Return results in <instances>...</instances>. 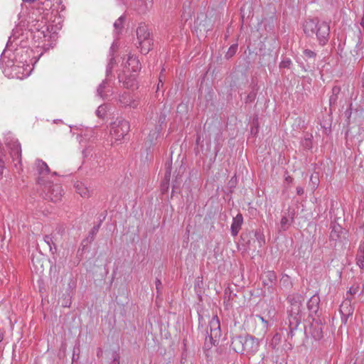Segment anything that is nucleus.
I'll list each match as a JSON object with an SVG mask.
<instances>
[{
	"label": "nucleus",
	"mask_w": 364,
	"mask_h": 364,
	"mask_svg": "<svg viewBox=\"0 0 364 364\" xmlns=\"http://www.w3.org/2000/svg\"><path fill=\"white\" fill-rule=\"evenodd\" d=\"M237 44H232L227 51L225 54V58L229 59L232 58L237 52Z\"/></svg>",
	"instance_id": "obj_30"
},
{
	"label": "nucleus",
	"mask_w": 364,
	"mask_h": 364,
	"mask_svg": "<svg viewBox=\"0 0 364 364\" xmlns=\"http://www.w3.org/2000/svg\"><path fill=\"white\" fill-rule=\"evenodd\" d=\"M112 358H113V360L111 363V364H119V355L118 353H117L116 352L113 353Z\"/></svg>",
	"instance_id": "obj_38"
},
{
	"label": "nucleus",
	"mask_w": 364,
	"mask_h": 364,
	"mask_svg": "<svg viewBox=\"0 0 364 364\" xmlns=\"http://www.w3.org/2000/svg\"><path fill=\"white\" fill-rule=\"evenodd\" d=\"M112 79H105L97 87V94L102 99H106L112 94L110 81Z\"/></svg>",
	"instance_id": "obj_11"
},
{
	"label": "nucleus",
	"mask_w": 364,
	"mask_h": 364,
	"mask_svg": "<svg viewBox=\"0 0 364 364\" xmlns=\"http://www.w3.org/2000/svg\"><path fill=\"white\" fill-rule=\"evenodd\" d=\"M5 156H2L0 154V179L1 178L2 176H3V171H4V157Z\"/></svg>",
	"instance_id": "obj_37"
},
{
	"label": "nucleus",
	"mask_w": 364,
	"mask_h": 364,
	"mask_svg": "<svg viewBox=\"0 0 364 364\" xmlns=\"http://www.w3.org/2000/svg\"><path fill=\"white\" fill-rule=\"evenodd\" d=\"M309 332L316 341L323 338V324L319 318H313L309 326Z\"/></svg>",
	"instance_id": "obj_9"
},
{
	"label": "nucleus",
	"mask_w": 364,
	"mask_h": 364,
	"mask_svg": "<svg viewBox=\"0 0 364 364\" xmlns=\"http://www.w3.org/2000/svg\"><path fill=\"white\" fill-rule=\"evenodd\" d=\"M137 48L140 49L142 54H147L153 46V38L146 25L141 23L136 29Z\"/></svg>",
	"instance_id": "obj_4"
},
{
	"label": "nucleus",
	"mask_w": 364,
	"mask_h": 364,
	"mask_svg": "<svg viewBox=\"0 0 364 364\" xmlns=\"http://www.w3.org/2000/svg\"><path fill=\"white\" fill-rule=\"evenodd\" d=\"M129 122L122 117L117 118L110 125V134L115 141L122 140L129 132Z\"/></svg>",
	"instance_id": "obj_5"
},
{
	"label": "nucleus",
	"mask_w": 364,
	"mask_h": 364,
	"mask_svg": "<svg viewBox=\"0 0 364 364\" xmlns=\"http://www.w3.org/2000/svg\"><path fill=\"white\" fill-rule=\"evenodd\" d=\"M75 188L77 193L83 198H89L91 196L90 190L82 182H76Z\"/></svg>",
	"instance_id": "obj_20"
},
{
	"label": "nucleus",
	"mask_w": 364,
	"mask_h": 364,
	"mask_svg": "<svg viewBox=\"0 0 364 364\" xmlns=\"http://www.w3.org/2000/svg\"><path fill=\"white\" fill-rule=\"evenodd\" d=\"M256 95H257V93L255 91L253 90L252 92H250L247 97L246 102H251L254 101L256 97Z\"/></svg>",
	"instance_id": "obj_36"
},
{
	"label": "nucleus",
	"mask_w": 364,
	"mask_h": 364,
	"mask_svg": "<svg viewBox=\"0 0 364 364\" xmlns=\"http://www.w3.org/2000/svg\"><path fill=\"white\" fill-rule=\"evenodd\" d=\"M330 241L344 244L347 241V231L339 224L333 223L331 225V231L330 233Z\"/></svg>",
	"instance_id": "obj_7"
},
{
	"label": "nucleus",
	"mask_w": 364,
	"mask_h": 364,
	"mask_svg": "<svg viewBox=\"0 0 364 364\" xmlns=\"http://www.w3.org/2000/svg\"><path fill=\"white\" fill-rule=\"evenodd\" d=\"M245 339V336H237L232 338L230 346L235 352L243 354Z\"/></svg>",
	"instance_id": "obj_13"
},
{
	"label": "nucleus",
	"mask_w": 364,
	"mask_h": 364,
	"mask_svg": "<svg viewBox=\"0 0 364 364\" xmlns=\"http://www.w3.org/2000/svg\"><path fill=\"white\" fill-rule=\"evenodd\" d=\"M166 116L165 114H163L161 113L159 117V126L161 127L163 124L165 123L166 122Z\"/></svg>",
	"instance_id": "obj_39"
},
{
	"label": "nucleus",
	"mask_w": 364,
	"mask_h": 364,
	"mask_svg": "<svg viewBox=\"0 0 364 364\" xmlns=\"http://www.w3.org/2000/svg\"><path fill=\"white\" fill-rule=\"evenodd\" d=\"M314 34H316V33H317V28H314Z\"/></svg>",
	"instance_id": "obj_55"
},
{
	"label": "nucleus",
	"mask_w": 364,
	"mask_h": 364,
	"mask_svg": "<svg viewBox=\"0 0 364 364\" xmlns=\"http://www.w3.org/2000/svg\"><path fill=\"white\" fill-rule=\"evenodd\" d=\"M163 71H164V69H163L161 72H163ZM159 84L157 85V90H159V85H160V83H161V85H163V82H162V80H163L162 73H161V74L159 75Z\"/></svg>",
	"instance_id": "obj_45"
},
{
	"label": "nucleus",
	"mask_w": 364,
	"mask_h": 364,
	"mask_svg": "<svg viewBox=\"0 0 364 364\" xmlns=\"http://www.w3.org/2000/svg\"><path fill=\"white\" fill-rule=\"evenodd\" d=\"M304 297L299 294L290 295L288 301L291 304L288 312V328L287 341H291L298 331V327L301 324L304 314L302 311V302Z\"/></svg>",
	"instance_id": "obj_1"
},
{
	"label": "nucleus",
	"mask_w": 364,
	"mask_h": 364,
	"mask_svg": "<svg viewBox=\"0 0 364 364\" xmlns=\"http://www.w3.org/2000/svg\"><path fill=\"white\" fill-rule=\"evenodd\" d=\"M341 92V87L339 86H333L332 88V95H337Z\"/></svg>",
	"instance_id": "obj_40"
},
{
	"label": "nucleus",
	"mask_w": 364,
	"mask_h": 364,
	"mask_svg": "<svg viewBox=\"0 0 364 364\" xmlns=\"http://www.w3.org/2000/svg\"><path fill=\"white\" fill-rule=\"evenodd\" d=\"M259 318L261 319V321H262V322H264V323H267V321H265V320L264 319V318H263V317H262V316H259Z\"/></svg>",
	"instance_id": "obj_52"
},
{
	"label": "nucleus",
	"mask_w": 364,
	"mask_h": 364,
	"mask_svg": "<svg viewBox=\"0 0 364 364\" xmlns=\"http://www.w3.org/2000/svg\"><path fill=\"white\" fill-rule=\"evenodd\" d=\"M286 181L290 183L292 181V178L290 176H288L286 178Z\"/></svg>",
	"instance_id": "obj_50"
},
{
	"label": "nucleus",
	"mask_w": 364,
	"mask_h": 364,
	"mask_svg": "<svg viewBox=\"0 0 364 364\" xmlns=\"http://www.w3.org/2000/svg\"><path fill=\"white\" fill-rule=\"evenodd\" d=\"M310 182L312 186V189L315 190L318 187L319 183V179L318 176L312 174L310 177Z\"/></svg>",
	"instance_id": "obj_33"
},
{
	"label": "nucleus",
	"mask_w": 364,
	"mask_h": 364,
	"mask_svg": "<svg viewBox=\"0 0 364 364\" xmlns=\"http://www.w3.org/2000/svg\"><path fill=\"white\" fill-rule=\"evenodd\" d=\"M261 279L264 286L272 287L277 281V275L274 271H267L262 274Z\"/></svg>",
	"instance_id": "obj_14"
},
{
	"label": "nucleus",
	"mask_w": 364,
	"mask_h": 364,
	"mask_svg": "<svg viewBox=\"0 0 364 364\" xmlns=\"http://www.w3.org/2000/svg\"><path fill=\"white\" fill-rule=\"evenodd\" d=\"M304 55L308 58H314L316 55V53L311 50L305 49L304 50Z\"/></svg>",
	"instance_id": "obj_35"
},
{
	"label": "nucleus",
	"mask_w": 364,
	"mask_h": 364,
	"mask_svg": "<svg viewBox=\"0 0 364 364\" xmlns=\"http://www.w3.org/2000/svg\"><path fill=\"white\" fill-rule=\"evenodd\" d=\"M54 236L53 235V234H50V235H46L44 236L43 237V240L45 242V243L47 244V245L49 247V250L53 254L56 250H57V247H56V245H55V242H54Z\"/></svg>",
	"instance_id": "obj_22"
},
{
	"label": "nucleus",
	"mask_w": 364,
	"mask_h": 364,
	"mask_svg": "<svg viewBox=\"0 0 364 364\" xmlns=\"http://www.w3.org/2000/svg\"><path fill=\"white\" fill-rule=\"evenodd\" d=\"M124 86L126 87L127 88H129V87H132L133 86V83L129 85V82H124Z\"/></svg>",
	"instance_id": "obj_47"
},
{
	"label": "nucleus",
	"mask_w": 364,
	"mask_h": 364,
	"mask_svg": "<svg viewBox=\"0 0 364 364\" xmlns=\"http://www.w3.org/2000/svg\"><path fill=\"white\" fill-rule=\"evenodd\" d=\"M350 316L341 315V321L343 323H346L348 318Z\"/></svg>",
	"instance_id": "obj_46"
},
{
	"label": "nucleus",
	"mask_w": 364,
	"mask_h": 364,
	"mask_svg": "<svg viewBox=\"0 0 364 364\" xmlns=\"http://www.w3.org/2000/svg\"><path fill=\"white\" fill-rule=\"evenodd\" d=\"M304 193V188L301 186L296 188V193L299 196L303 195Z\"/></svg>",
	"instance_id": "obj_44"
},
{
	"label": "nucleus",
	"mask_w": 364,
	"mask_h": 364,
	"mask_svg": "<svg viewBox=\"0 0 364 364\" xmlns=\"http://www.w3.org/2000/svg\"><path fill=\"white\" fill-rule=\"evenodd\" d=\"M317 28L316 37L321 46L327 43L329 39L330 26L325 21L317 19H308L304 23V31L309 36L314 35V29Z\"/></svg>",
	"instance_id": "obj_2"
},
{
	"label": "nucleus",
	"mask_w": 364,
	"mask_h": 364,
	"mask_svg": "<svg viewBox=\"0 0 364 364\" xmlns=\"http://www.w3.org/2000/svg\"><path fill=\"white\" fill-rule=\"evenodd\" d=\"M243 217L241 213H238L235 217L233 218L230 228L231 234L232 236L235 237L237 235L240 230L241 229Z\"/></svg>",
	"instance_id": "obj_15"
},
{
	"label": "nucleus",
	"mask_w": 364,
	"mask_h": 364,
	"mask_svg": "<svg viewBox=\"0 0 364 364\" xmlns=\"http://www.w3.org/2000/svg\"><path fill=\"white\" fill-rule=\"evenodd\" d=\"M126 68L129 71L137 72L141 68L139 60L133 56H129L126 63Z\"/></svg>",
	"instance_id": "obj_18"
},
{
	"label": "nucleus",
	"mask_w": 364,
	"mask_h": 364,
	"mask_svg": "<svg viewBox=\"0 0 364 364\" xmlns=\"http://www.w3.org/2000/svg\"><path fill=\"white\" fill-rule=\"evenodd\" d=\"M126 16L124 15L121 16L118 18L114 23V27L117 33H121L124 28V23L125 21Z\"/></svg>",
	"instance_id": "obj_24"
},
{
	"label": "nucleus",
	"mask_w": 364,
	"mask_h": 364,
	"mask_svg": "<svg viewBox=\"0 0 364 364\" xmlns=\"http://www.w3.org/2000/svg\"><path fill=\"white\" fill-rule=\"evenodd\" d=\"M356 264L360 269L364 270V240L361 241L359 245L356 254Z\"/></svg>",
	"instance_id": "obj_19"
},
{
	"label": "nucleus",
	"mask_w": 364,
	"mask_h": 364,
	"mask_svg": "<svg viewBox=\"0 0 364 364\" xmlns=\"http://www.w3.org/2000/svg\"><path fill=\"white\" fill-rule=\"evenodd\" d=\"M171 162L166 165V173L164 175V181L166 182V186L168 184V182L170 181L171 177ZM163 186H165L164 184Z\"/></svg>",
	"instance_id": "obj_29"
},
{
	"label": "nucleus",
	"mask_w": 364,
	"mask_h": 364,
	"mask_svg": "<svg viewBox=\"0 0 364 364\" xmlns=\"http://www.w3.org/2000/svg\"><path fill=\"white\" fill-rule=\"evenodd\" d=\"M210 336L209 340L210 343L215 345V342L218 338L221 336L220 320L217 316H215L209 322Z\"/></svg>",
	"instance_id": "obj_8"
},
{
	"label": "nucleus",
	"mask_w": 364,
	"mask_h": 364,
	"mask_svg": "<svg viewBox=\"0 0 364 364\" xmlns=\"http://www.w3.org/2000/svg\"><path fill=\"white\" fill-rule=\"evenodd\" d=\"M215 154H217L218 152L220 151V147L218 146H216L215 147Z\"/></svg>",
	"instance_id": "obj_51"
},
{
	"label": "nucleus",
	"mask_w": 364,
	"mask_h": 364,
	"mask_svg": "<svg viewBox=\"0 0 364 364\" xmlns=\"http://www.w3.org/2000/svg\"><path fill=\"white\" fill-rule=\"evenodd\" d=\"M38 184L42 188V196L44 199L57 203L61 200L63 196V189L60 184L53 183L47 181L43 178H38Z\"/></svg>",
	"instance_id": "obj_3"
},
{
	"label": "nucleus",
	"mask_w": 364,
	"mask_h": 364,
	"mask_svg": "<svg viewBox=\"0 0 364 364\" xmlns=\"http://www.w3.org/2000/svg\"><path fill=\"white\" fill-rule=\"evenodd\" d=\"M6 144L10 150V155L13 161H18L20 163L21 159V146L18 141L11 140Z\"/></svg>",
	"instance_id": "obj_10"
},
{
	"label": "nucleus",
	"mask_w": 364,
	"mask_h": 364,
	"mask_svg": "<svg viewBox=\"0 0 364 364\" xmlns=\"http://www.w3.org/2000/svg\"><path fill=\"white\" fill-rule=\"evenodd\" d=\"M291 60L289 58H287L282 60V62L279 64V68H289V66L291 65Z\"/></svg>",
	"instance_id": "obj_34"
},
{
	"label": "nucleus",
	"mask_w": 364,
	"mask_h": 364,
	"mask_svg": "<svg viewBox=\"0 0 364 364\" xmlns=\"http://www.w3.org/2000/svg\"><path fill=\"white\" fill-rule=\"evenodd\" d=\"M36 166L38 173L41 176L40 178H43V179H44L45 176L48 174L50 172L48 166L41 159H37L36 161Z\"/></svg>",
	"instance_id": "obj_21"
},
{
	"label": "nucleus",
	"mask_w": 364,
	"mask_h": 364,
	"mask_svg": "<svg viewBox=\"0 0 364 364\" xmlns=\"http://www.w3.org/2000/svg\"><path fill=\"white\" fill-rule=\"evenodd\" d=\"M337 99H338L337 95H332L329 98L330 105L335 104L337 101Z\"/></svg>",
	"instance_id": "obj_41"
},
{
	"label": "nucleus",
	"mask_w": 364,
	"mask_h": 364,
	"mask_svg": "<svg viewBox=\"0 0 364 364\" xmlns=\"http://www.w3.org/2000/svg\"><path fill=\"white\" fill-rule=\"evenodd\" d=\"M123 4H127V0H119Z\"/></svg>",
	"instance_id": "obj_53"
},
{
	"label": "nucleus",
	"mask_w": 364,
	"mask_h": 364,
	"mask_svg": "<svg viewBox=\"0 0 364 364\" xmlns=\"http://www.w3.org/2000/svg\"><path fill=\"white\" fill-rule=\"evenodd\" d=\"M118 101L120 104V106L123 107H130L136 108L139 105L138 102L134 100L130 94L127 92H124L122 94H120L119 95Z\"/></svg>",
	"instance_id": "obj_12"
},
{
	"label": "nucleus",
	"mask_w": 364,
	"mask_h": 364,
	"mask_svg": "<svg viewBox=\"0 0 364 364\" xmlns=\"http://www.w3.org/2000/svg\"><path fill=\"white\" fill-rule=\"evenodd\" d=\"M361 84H362V87H364V73L362 74V76H361Z\"/></svg>",
	"instance_id": "obj_48"
},
{
	"label": "nucleus",
	"mask_w": 364,
	"mask_h": 364,
	"mask_svg": "<svg viewBox=\"0 0 364 364\" xmlns=\"http://www.w3.org/2000/svg\"><path fill=\"white\" fill-rule=\"evenodd\" d=\"M114 58H112L109 60V62L108 63L107 68H106V79H111L112 78V70L114 66Z\"/></svg>",
	"instance_id": "obj_28"
},
{
	"label": "nucleus",
	"mask_w": 364,
	"mask_h": 364,
	"mask_svg": "<svg viewBox=\"0 0 364 364\" xmlns=\"http://www.w3.org/2000/svg\"><path fill=\"white\" fill-rule=\"evenodd\" d=\"M360 287L359 284H355L352 285L349 290L346 293V297H350L349 296L355 295L359 291Z\"/></svg>",
	"instance_id": "obj_32"
},
{
	"label": "nucleus",
	"mask_w": 364,
	"mask_h": 364,
	"mask_svg": "<svg viewBox=\"0 0 364 364\" xmlns=\"http://www.w3.org/2000/svg\"><path fill=\"white\" fill-rule=\"evenodd\" d=\"M4 339V333L0 331V342H1Z\"/></svg>",
	"instance_id": "obj_49"
},
{
	"label": "nucleus",
	"mask_w": 364,
	"mask_h": 364,
	"mask_svg": "<svg viewBox=\"0 0 364 364\" xmlns=\"http://www.w3.org/2000/svg\"><path fill=\"white\" fill-rule=\"evenodd\" d=\"M160 129L158 127H156L155 129L152 132H151L148 136V139L149 140L150 143L151 144L154 139H156L157 137L159 135Z\"/></svg>",
	"instance_id": "obj_31"
},
{
	"label": "nucleus",
	"mask_w": 364,
	"mask_h": 364,
	"mask_svg": "<svg viewBox=\"0 0 364 364\" xmlns=\"http://www.w3.org/2000/svg\"><path fill=\"white\" fill-rule=\"evenodd\" d=\"M100 225H101V223H100L98 225H95L90 231L88 237L87 238V240H90V241H89L90 242H91L94 240L95 236L99 231Z\"/></svg>",
	"instance_id": "obj_26"
},
{
	"label": "nucleus",
	"mask_w": 364,
	"mask_h": 364,
	"mask_svg": "<svg viewBox=\"0 0 364 364\" xmlns=\"http://www.w3.org/2000/svg\"><path fill=\"white\" fill-rule=\"evenodd\" d=\"M320 299L317 295H313L307 302V308L310 311V316L316 314L319 309Z\"/></svg>",
	"instance_id": "obj_16"
},
{
	"label": "nucleus",
	"mask_w": 364,
	"mask_h": 364,
	"mask_svg": "<svg viewBox=\"0 0 364 364\" xmlns=\"http://www.w3.org/2000/svg\"><path fill=\"white\" fill-rule=\"evenodd\" d=\"M104 109L102 107H99L96 111V114L98 117H102L103 114Z\"/></svg>",
	"instance_id": "obj_43"
},
{
	"label": "nucleus",
	"mask_w": 364,
	"mask_h": 364,
	"mask_svg": "<svg viewBox=\"0 0 364 364\" xmlns=\"http://www.w3.org/2000/svg\"><path fill=\"white\" fill-rule=\"evenodd\" d=\"M53 175H57L56 172H53Z\"/></svg>",
	"instance_id": "obj_56"
},
{
	"label": "nucleus",
	"mask_w": 364,
	"mask_h": 364,
	"mask_svg": "<svg viewBox=\"0 0 364 364\" xmlns=\"http://www.w3.org/2000/svg\"><path fill=\"white\" fill-rule=\"evenodd\" d=\"M291 224L290 219L285 215H284L281 219V221L278 226V230L279 232L281 231H285L287 230Z\"/></svg>",
	"instance_id": "obj_23"
},
{
	"label": "nucleus",
	"mask_w": 364,
	"mask_h": 364,
	"mask_svg": "<svg viewBox=\"0 0 364 364\" xmlns=\"http://www.w3.org/2000/svg\"><path fill=\"white\" fill-rule=\"evenodd\" d=\"M280 282L282 286L285 287L286 288H289L292 286L291 281L290 277L287 274H283Z\"/></svg>",
	"instance_id": "obj_27"
},
{
	"label": "nucleus",
	"mask_w": 364,
	"mask_h": 364,
	"mask_svg": "<svg viewBox=\"0 0 364 364\" xmlns=\"http://www.w3.org/2000/svg\"><path fill=\"white\" fill-rule=\"evenodd\" d=\"M340 313L341 315L352 316L353 308L351 306V298L346 297L345 301L340 306Z\"/></svg>",
	"instance_id": "obj_17"
},
{
	"label": "nucleus",
	"mask_w": 364,
	"mask_h": 364,
	"mask_svg": "<svg viewBox=\"0 0 364 364\" xmlns=\"http://www.w3.org/2000/svg\"><path fill=\"white\" fill-rule=\"evenodd\" d=\"M23 1H26V2H33L35 1L36 0H23Z\"/></svg>",
	"instance_id": "obj_54"
},
{
	"label": "nucleus",
	"mask_w": 364,
	"mask_h": 364,
	"mask_svg": "<svg viewBox=\"0 0 364 364\" xmlns=\"http://www.w3.org/2000/svg\"><path fill=\"white\" fill-rule=\"evenodd\" d=\"M260 341L258 338L250 336H245L243 346V354L254 355L259 350Z\"/></svg>",
	"instance_id": "obj_6"
},
{
	"label": "nucleus",
	"mask_w": 364,
	"mask_h": 364,
	"mask_svg": "<svg viewBox=\"0 0 364 364\" xmlns=\"http://www.w3.org/2000/svg\"><path fill=\"white\" fill-rule=\"evenodd\" d=\"M155 285H156V291H157V294H159V290H160V287L161 286V282L160 281V279H156V280L155 282Z\"/></svg>",
	"instance_id": "obj_42"
},
{
	"label": "nucleus",
	"mask_w": 364,
	"mask_h": 364,
	"mask_svg": "<svg viewBox=\"0 0 364 364\" xmlns=\"http://www.w3.org/2000/svg\"><path fill=\"white\" fill-rule=\"evenodd\" d=\"M281 341L282 335L279 333H275L269 343V347L272 350H276L279 343H281Z\"/></svg>",
	"instance_id": "obj_25"
}]
</instances>
